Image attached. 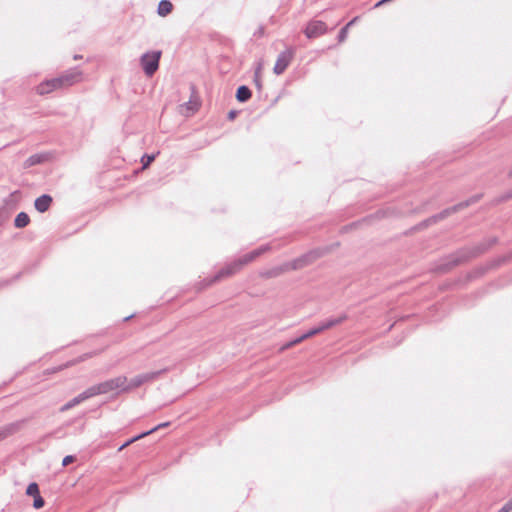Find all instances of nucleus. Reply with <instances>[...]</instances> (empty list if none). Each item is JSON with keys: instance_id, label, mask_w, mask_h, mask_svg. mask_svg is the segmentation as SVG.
Instances as JSON below:
<instances>
[{"instance_id": "10", "label": "nucleus", "mask_w": 512, "mask_h": 512, "mask_svg": "<svg viewBox=\"0 0 512 512\" xmlns=\"http://www.w3.org/2000/svg\"><path fill=\"white\" fill-rule=\"evenodd\" d=\"M294 53L295 51L293 48H287L278 55L276 63L273 68V71L276 75H281L284 73V71L291 63L294 57Z\"/></svg>"}, {"instance_id": "9", "label": "nucleus", "mask_w": 512, "mask_h": 512, "mask_svg": "<svg viewBox=\"0 0 512 512\" xmlns=\"http://www.w3.org/2000/svg\"><path fill=\"white\" fill-rule=\"evenodd\" d=\"M480 199V196H475V197H472L470 200H467V201H464V202H461L457 205H454L453 207L451 208H447L443 211H441L440 213L430 217L429 219H427L424 223L425 225H429L431 223H436L437 221L439 220H442L444 218H446L448 215L464 208V207H467L469 206L471 203H475L476 201H478Z\"/></svg>"}, {"instance_id": "17", "label": "nucleus", "mask_w": 512, "mask_h": 512, "mask_svg": "<svg viewBox=\"0 0 512 512\" xmlns=\"http://www.w3.org/2000/svg\"><path fill=\"white\" fill-rule=\"evenodd\" d=\"M346 319H347V315L341 314L338 317H333V318H329L325 321H322L318 326H319L320 331L323 332L324 330L330 329L338 324H341Z\"/></svg>"}, {"instance_id": "8", "label": "nucleus", "mask_w": 512, "mask_h": 512, "mask_svg": "<svg viewBox=\"0 0 512 512\" xmlns=\"http://www.w3.org/2000/svg\"><path fill=\"white\" fill-rule=\"evenodd\" d=\"M318 257H319L318 252L310 251L298 258L293 259L290 262H285V263H283L285 272L302 269V268L310 265Z\"/></svg>"}, {"instance_id": "28", "label": "nucleus", "mask_w": 512, "mask_h": 512, "mask_svg": "<svg viewBox=\"0 0 512 512\" xmlns=\"http://www.w3.org/2000/svg\"><path fill=\"white\" fill-rule=\"evenodd\" d=\"M34 498V501H33V507L35 509H40L44 506L45 504V501L44 499L42 498L41 495L37 496V497H33Z\"/></svg>"}, {"instance_id": "21", "label": "nucleus", "mask_w": 512, "mask_h": 512, "mask_svg": "<svg viewBox=\"0 0 512 512\" xmlns=\"http://www.w3.org/2000/svg\"><path fill=\"white\" fill-rule=\"evenodd\" d=\"M173 5L169 0H161L157 7V13L161 17H165L171 13Z\"/></svg>"}, {"instance_id": "41", "label": "nucleus", "mask_w": 512, "mask_h": 512, "mask_svg": "<svg viewBox=\"0 0 512 512\" xmlns=\"http://www.w3.org/2000/svg\"><path fill=\"white\" fill-rule=\"evenodd\" d=\"M263 33H264V28L262 26H260L258 31H257V34L258 35H263Z\"/></svg>"}, {"instance_id": "3", "label": "nucleus", "mask_w": 512, "mask_h": 512, "mask_svg": "<svg viewBox=\"0 0 512 512\" xmlns=\"http://www.w3.org/2000/svg\"><path fill=\"white\" fill-rule=\"evenodd\" d=\"M167 371H168V369L164 368L161 370L136 375L129 382L128 381L126 382V390H127V392H130L131 390L136 389V388L142 386L143 384L153 382L156 379H158L162 374L166 373Z\"/></svg>"}, {"instance_id": "24", "label": "nucleus", "mask_w": 512, "mask_h": 512, "mask_svg": "<svg viewBox=\"0 0 512 512\" xmlns=\"http://www.w3.org/2000/svg\"><path fill=\"white\" fill-rule=\"evenodd\" d=\"M260 255L258 249H254L253 251L241 256L238 258L239 262L241 263L242 267L246 264L254 261L256 258H258Z\"/></svg>"}, {"instance_id": "15", "label": "nucleus", "mask_w": 512, "mask_h": 512, "mask_svg": "<svg viewBox=\"0 0 512 512\" xmlns=\"http://www.w3.org/2000/svg\"><path fill=\"white\" fill-rule=\"evenodd\" d=\"M23 423L24 420H19L0 427V441L17 433L21 429Z\"/></svg>"}, {"instance_id": "25", "label": "nucleus", "mask_w": 512, "mask_h": 512, "mask_svg": "<svg viewBox=\"0 0 512 512\" xmlns=\"http://www.w3.org/2000/svg\"><path fill=\"white\" fill-rule=\"evenodd\" d=\"M26 494L28 496L37 497L40 495L39 486L36 482H32L28 485L26 489Z\"/></svg>"}, {"instance_id": "35", "label": "nucleus", "mask_w": 512, "mask_h": 512, "mask_svg": "<svg viewBox=\"0 0 512 512\" xmlns=\"http://www.w3.org/2000/svg\"><path fill=\"white\" fill-rule=\"evenodd\" d=\"M260 255H262L263 253L267 252L270 250V245L269 244H265V245H262L260 247L257 248Z\"/></svg>"}, {"instance_id": "20", "label": "nucleus", "mask_w": 512, "mask_h": 512, "mask_svg": "<svg viewBox=\"0 0 512 512\" xmlns=\"http://www.w3.org/2000/svg\"><path fill=\"white\" fill-rule=\"evenodd\" d=\"M252 96L251 90L246 85H241L237 88L236 91V99L238 102L244 103L247 102Z\"/></svg>"}, {"instance_id": "19", "label": "nucleus", "mask_w": 512, "mask_h": 512, "mask_svg": "<svg viewBox=\"0 0 512 512\" xmlns=\"http://www.w3.org/2000/svg\"><path fill=\"white\" fill-rule=\"evenodd\" d=\"M284 273H285V269H284L283 264H281L279 266L261 271L260 276L262 278L270 279V278L279 277L280 275H282Z\"/></svg>"}, {"instance_id": "34", "label": "nucleus", "mask_w": 512, "mask_h": 512, "mask_svg": "<svg viewBox=\"0 0 512 512\" xmlns=\"http://www.w3.org/2000/svg\"><path fill=\"white\" fill-rule=\"evenodd\" d=\"M512 510V499L509 500L498 512H510Z\"/></svg>"}, {"instance_id": "2", "label": "nucleus", "mask_w": 512, "mask_h": 512, "mask_svg": "<svg viewBox=\"0 0 512 512\" xmlns=\"http://www.w3.org/2000/svg\"><path fill=\"white\" fill-rule=\"evenodd\" d=\"M127 377L120 375L115 378L108 379L101 383L90 386L93 397L97 395L107 394L109 392L117 391V393H125Z\"/></svg>"}, {"instance_id": "32", "label": "nucleus", "mask_w": 512, "mask_h": 512, "mask_svg": "<svg viewBox=\"0 0 512 512\" xmlns=\"http://www.w3.org/2000/svg\"><path fill=\"white\" fill-rule=\"evenodd\" d=\"M170 423L169 422H164V423H160L158 424L157 426L153 427L152 429L148 430V431H145L144 433H147V435L157 431L158 429L160 428H164V427H167Z\"/></svg>"}, {"instance_id": "27", "label": "nucleus", "mask_w": 512, "mask_h": 512, "mask_svg": "<svg viewBox=\"0 0 512 512\" xmlns=\"http://www.w3.org/2000/svg\"><path fill=\"white\" fill-rule=\"evenodd\" d=\"M155 159V155L154 154H145L142 156L141 158V161L143 163V167L146 168L148 165H150V163Z\"/></svg>"}, {"instance_id": "14", "label": "nucleus", "mask_w": 512, "mask_h": 512, "mask_svg": "<svg viewBox=\"0 0 512 512\" xmlns=\"http://www.w3.org/2000/svg\"><path fill=\"white\" fill-rule=\"evenodd\" d=\"M81 72L77 69H71L66 71L64 74L59 76L61 80L62 87H68L78 82L81 78Z\"/></svg>"}, {"instance_id": "11", "label": "nucleus", "mask_w": 512, "mask_h": 512, "mask_svg": "<svg viewBox=\"0 0 512 512\" xmlns=\"http://www.w3.org/2000/svg\"><path fill=\"white\" fill-rule=\"evenodd\" d=\"M327 32V25L321 20H311L308 22L304 34L307 38L313 39L324 35Z\"/></svg>"}, {"instance_id": "37", "label": "nucleus", "mask_w": 512, "mask_h": 512, "mask_svg": "<svg viewBox=\"0 0 512 512\" xmlns=\"http://www.w3.org/2000/svg\"><path fill=\"white\" fill-rule=\"evenodd\" d=\"M236 115H237V111L236 110H231L228 113V119L229 120H233L236 117Z\"/></svg>"}, {"instance_id": "23", "label": "nucleus", "mask_w": 512, "mask_h": 512, "mask_svg": "<svg viewBox=\"0 0 512 512\" xmlns=\"http://www.w3.org/2000/svg\"><path fill=\"white\" fill-rule=\"evenodd\" d=\"M260 255L258 249H254L253 251L241 256L238 258L239 262L241 263L242 267L246 264L254 261L256 258H258Z\"/></svg>"}, {"instance_id": "12", "label": "nucleus", "mask_w": 512, "mask_h": 512, "mask_svg": "<svg viewBox=\"0 0 512 512\" xmlns=\"http://www.w3.org/2000/svg\"><path fill=\"white\" fill-rule=\"evenodd\" d=\"M63 88L59 77L42 81L36 88L39 95L49 94L57 89Z\"/></svg>"}, {"instance_id": "6", "label": "nucleus", "mask_w": 512, "mask_h": 512, "mask_svg": "<svg viewBox=\"0 0 512 512\" xmlns=\"http://www.w3.org/2000/svg\"><path fill=\"white\" fill-rule=\"evenodd\" d=\"M161 51H151L144 53L140 58L143 71L147 76H152L159 68Z\"/></svg>"}, {"instance_id": "40", "label": "nucleus", "mask_w": 512, "mask_h": 512, "mask_svg": "<svg viewBox=\"0 0 512 512\" xmlns=\"http://www.w3.org/2000/svg\"><path fill=\"white\" fill-rule=\"evenodd\" d=\"M291 347H293V346H292V344H291V341H289V342L285 343V344L282 346V348H281V349H282V350H286V349H289V348H291Z\"/></svg>"}, {"instance_id": "45", "label": "nucleus", "mask_w": 512, "mask_h": 512, "mask_svg": "<svg viewBox=\"0 0 512 512\" xmlns=\"http://www.w3.org/2000/svg\"><path fill=\"white\" fill-rule=\"evenodd\" d=\"M80 58H81V56H78V55L74 56V59H80Z\"/></svg>"}, {"instance_id": "44", "label": "nucleus", "mask_w": 512, "mask_h": 512, "mask_svg": "<svg viewBox=\"0 0 512 512\" xmlns=\"http://www.w3.org/2000/svg\"><path fill=\"white\" fill-rule=\"evenodd\" d=\"M291 344H292V346L297 345V343H296V341H295L294 339H293V340H291Z\"/></svg>"}, {"instance_id": "29", "label": "nucleus", "mask_w": 512, "mask_h": 512, "mask_svg": "<svg viewBox=\"0 0 512 512\" xmlns=\"http://www.w3.org/2000/svg\"><path fill=\"white\" fill-rule=\"evenodd\" d=\"M319 333H321V331H320V329H319V326H316V327H314V328H312V329L308 330V331H307L306 333H304L303 335H304V337H305L306 339H308V338H310V337H312V336H314V335H316V334H319Z\"/></svg>"}, {"instance_id": "39", "label": "nucleus", "mask_w": 512, "mask_h": 512, "mask_svg": "<svg viewBox=\"0 0 512 512\" xmlns=\"http://www.w3.org/2000/svg\"><path fill=\"white\" fill-rule=\"evenodd\" d=\"M296 341L297 344L301 343L302 341L306 340V338L304 337V335L302 334L301 336L297 337L294 339Z\"/></svg>"}, {"instance_id": "18", "label": "nucleus", "mask_w": 512, "mask_h": 512, "mask_svg": "<svg viewBox=\"0 0 512 512\" xmlns=\"http://www.w3.org/2000/svg\"><path fill=\"white\" fill-rule=\"evenodd\" d=\"M48 159V155L45 153H36L31 156H29L25 162L24 167L30 168L32 166L44 163Z\"/></svg>"}, {"instance_id": "38", "label": "nucleus", "mask_w": 512, "mask_h": 512, "mask_svg": "<svg viewBox=\"0 0 512 512\" xmlns=\"http://www.w3.org/2000/svg\"><path fill=\"white\" fill-rule=\"evenodd\" d=\"M358 20V17H354L351 21H349L344 27H347L348 29L356 23Z\"/></svg>"}, {"instance_id": "5", "label": "nucleus", "mask_w": 512, "mask_h": 512, "mask_svg": "<svg viewBox=\"0 0 512 512\" xmlns=\"http://www.w3.org/2000/svg\"><path fill=\"white\" fill-rule=\"evenodd\" d=\"M242 269V265L238 259L232 261L227 264L225 267L221 268L212 278H207L203 280V286H210L223 278L229 277L237 273Z\"/></svg>"}, {"instance_id": "30", "label": "nucleus", "mask_w": 512, "mask_h": 512, "mask_svg": "<svg viewBox=\"0 0 512 512\" xmlns=\"http://www.w3.org/2000/svg\"><path fill=\"white\" fill-rule=\"evenodd\" d=\"M348 28L342 27L338 33V41L343 42L347 38Z\"/></svg>"}, {"instance_id": "26", "label": "nucleus", "mask_w": 512, "mask_h": 512, "mask_svg": "<svg viewBox=\"0 0 512 512\" xmlns=\"http://www.w3.org/2000/svg\"><path fill=\"white\" fill-rule=\"evenodd\" d=\"M147 436V433H140L139 435L137 436H134L133 438L127 440L124 444L121 445V447L119 448V450H122L123 448L127 447L128 445H130L131 443L135 442L136 440H139L143 437Z\"/></svg>"}, {"instance_id": "22", "label": "nucleus", "mask_w": 512, "mask_h": 512, "mask_svg": "<svg viewBox=\"0 0 512 512\" xmlns=\"http://www.w3.org/2000/svg\"><path fill=\"white\" fill-rule=\"evenodd\" d=\"M30 222L29 215L25 212H20L14 219V225L16 228H24Z\"/></svg>"}, {"instance_id": "36", "label": "nucleus", "mask_w": 512, "mask_h": 512, "mask_svg": "<svg viewBox=\"0 0 512 512\" xmlns=\"http://www.w3.org/2000/svg\"><path fill=\"white\" fill-rule=\"evenodd\" d=\"M512 198V189L509 190L507 193H505L502 197H501V201H504V200H508V199H511Z\"/></svg>"}, {"instance_id": "4", "label": "nucleus", "mask_w": 512, "mask_h": 512, "mask_svg": "<svg viewBox=\"0 0 512 512\" xmlns=\"http://www.w3.org/2000/svg\"><path fill=\"white\" fill-rule=\"evenodd\" d=\"M242 269V265L238 259L232 261L227 264L225 267L221 268L212 278H207L203 280V286H210L223 278L229 277L237 273Z\"/></svg>"}, {"instance_id": "1", "label": "nucleus", "mask_w": 512, "mask_h": 512, "mask_svg": "<svg viewBox=\"0 0 512 512\" xmlns=\"http://www.w3.org/2000/svg\"><path fill=\"white\" fill-rule=\"evenodd\" d=\"M495 242L496 239L494 238L489 242H481L472 246L461 248L444 258L437 266L436 270L441 273H446L452 268L466 263L471 259H474L485 253Z\"/></svg>"}, {"instance_id": "13", "label": "nucleus", "mask_w": 512, "mask_h": 512, "mask_svg": "<svg viewBox=\"0 0 512 512\" xmlns=\"http://www.w3.org/2000/svg\"><path fill=\"white\" fill-rule=\"evenodd\" d=\"M93 395H92V392L90 390V388L88 387L86 390H84L82 393L78 394L77 396H75L74 398H72L71 400H69L67 403H65L61 408H60V411L61 412H64V411H67L73 407H75L76 405L82 403L83 401L89 399V398H92Z\"/></svg>"}, {"instance_id": "33", "label": "nucleus", "mask_w": 512, "mask_h": 512, "mask_svg": "<svg viewBox=\"0 0 512 512\" xmlns=\"http://www.w3.org/2000/svg\"><path fill=\"white\" fill-rule=\"evenodd\" d=\"M75 457L73 455H67L62 460V466H68L70 463L74 462Z\"/></svg>"}, {"instance_id": "42", "label": "nucleus", "mask_w": 512, "mask_h": 512, "mask_svg": "<svg viewBox=\"0 0 512 512\" xmlns=\"http://www.w3.org/2000/svg\"><path fill=\"white\" fill-rule=\"evenodd\" d=\"M7 284H8V282H6V281H2V282H0V288H1V287H3V286H5V285H7Z\"/></svg>"}, {"instance_id": "43", "label": "nucleus", "mask_w": 512, "mask_h": 512, "mask_svg": "<svg viewBox=\"0 0 512 512\" xmlns=\"http://www.w3.org/2000/svg\"><path fill=\"white\" fill-rule=\"evenodd\" d=\"M133 317V315H130V316H127L124 318L125 321H128L129 319H131Z\"/></svg>"}, {"instance_id": "16", "label": "nucleus", "mask_w": 512, "mask_h": 512, "mask_svg": "<svg viewBox=\"0 0 512 512\" xmlns=\"http://www.w3.org/2000/svg\"><path fill=\"white\" fill-rule=\"evenodd\" d=\"M52 202L53 199L49 194H43L35 199L34 207L38 212L44 213L50 208Z\"/></svg>"}, {"instance_id": "31", "label": "nucleus", "mask_w": 512, "mask_h": 512, "mask_svg": "<svg viewBox=\"0 0 512 512\" xmlns=\"http://www.w3.org/2000/svg\"><path fill=\"white\" fill-rule=\"evenodd\" d=\"M259 72H260V66L258 67V69L256 70V72L254 74V83H255L256 87L258 88V90H261L262 83L260 80Z\"/></svg>"}, {"instance_id": "7", "label": "nucleus", "mask_w": 512, "mask_h": 512, "mask_svg": "<svg viewBox=\"0 0 512 512\" xmlns=\"http://www.w3.org/2000/svg\"><path fill=\"white\" fill-rule=\"evenodd\" d=\"M318 257H319L318 252L310 251L298 258L293 259L290 262H285V263H283L285 272L302 269V268L310 265Z\"/></svg>"}]
</instances>
